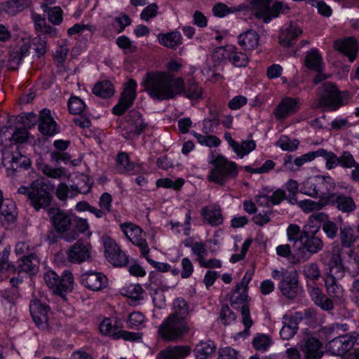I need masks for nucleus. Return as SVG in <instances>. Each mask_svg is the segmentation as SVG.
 Returning <instances> with one entry per match:
<instances>
[{
    "instance_id": "nucleus-50",
    "label": "nucleus",
    "mask_w": 359,
    "mask_h": 359,
    "mask_svg": "<svg viewBox=\"0 0 359 359\" xmlns=\"http://www.w3.org/2000/svg\"><path fill=\"white\" fill-rule=\"evenodd\" d=\"M144 290L139 284L130 285L122 289V294L130 299L139 300L143 299Z\"/></svg>"
},
{
    "instance_id": "nucleus-31",
    "label": "nucleus",
    "mask_w": 359,
    "mask_h": 359,
    "mask_svg": "<svg viewBox=\"0 0 359 359\" xmlns=\"http://www.w3.org/2000/svg\"><path fill=\"white\" fill-rule=\"evenodd\" d=\"M305 66L317 72H322L323 69V57L316 48L309 51L304 59Z\"/></svg>"
},
{
    "instance_id": "nucleus-16",
    "label": "nucleus",
    "mask_w": 359,
    "mask_h": 359,
    "mask_svg": "<svg viewBox=\"0 0 359 359\" xmlns=\"http://www.w3.org/2000/svg\"><path fill=\"white\" fill-rule=\"evenodd\" d=\"M302 33V29L296 22L285 24L280 30L278 43L284 47L291 46Z\"/></svg>"
},
{
    "instance_id": "nucleus-1",
    "label": "nucleus",
    "mask_w": 359,
    "mask_h": 359,
    "mask_svg": "<svg viewBox=\"0 0 359 359\" xmlns=\"http://www.w3.org/2000/svg\"><path fill=\"white\" fill-rule=\"evenodd\" d=\"M144 90L154 100L173 99L182 90V78L165 72L147 73L142 82Z\"/></svg>"
},
{
    "instance_id": "nucleus-39",
    "label": "nucleus",
    "mask_w": 359,
    "mask_h": 359,
    "mask_svg": "<svg viewBox=\"0 0 359 359\" xmlns=\"http://www.w3.org/2000/svg\"><path fill=\"white\" fill-rule=\"evenodd\" d=\"M325 285L329 297L337 300H341L344 297V290L339 283V280L325 278Z\"/></svg>"
},
{
    "instance_id": "nucleus-60",
    "label": "nucleus",
    "mask_w": 359,
    "mask_h": 359,
    "mask_svg": "<svg viewBox=\"0 0 359 359\" xmlns=\"http://www.w3.org/2000/svg\"><path fill=\"white\" fill-rule=\"evenodd\" d=\"M241 313L242 316V323L245 327L244 334H249V330L253 324V321L250 316V309L248 304L241 306Z\"/></svg>"
},
{
    "instance_id": "nucleus-10",
    "label": "nucleus",
    "mask_w": 359,
    "mask_h": 359,
    "mask_svg": "<svg viewBox=\"0 0 359 359\" xmlns=\"http://www.w3.org/2000/svg\"><path fill=\"white\" fill-rule=\"evenodd\" d=\"M358 338L359 334L357 333L345 335L339 334L328 342V350L333 355H343L351 350L355 343L359 344L358 342Z\"/></svg>"
},
{
    "instance_id": "nucleus-22",
    "label": "nucleus",
    "mask_w": 359,
    "mask_h": 359,
    "mask_svg": "<svg viewBox=\"0 0 359 359\" xmlns=\"http://www.w3.org/2000/svg\"><path fill=\"white\" fill-rule=\"evenodd\" d=\"M201 215L205 222L211 226H219L223 223V217L219 206L211 205L201 209Z\"/></svg>"
},
{
    "instance_id": "nucleus-48",
    "label": "nucleus",
    "mask_w": 359,
    "mask_h": 359,
    "mask_svg": "<svg viewBox=\"0 0 359 359\" xmlns=\"http://www.w3.org/2000/svg\"><path fill=\"white\" fill-rule=\"evenodd\" d=\"M191 134L196 138L198 142L201 145H205L209 147H218L221 141L215 135H203L196 132L192 131Z\"/></svg>"
},
{
    "instance_id": "nucleus-30",
    "label": "nucleus",
    "mask_w": 359,
    "mask_h": 359,
    "mask_svg": "<svg viewBox=\"0 0 359 359\" xmlns=\"http://www.w3.org/2000/svg\"><path fill=\"white\" fill-rule=\"evenodd\" d=\"M283 324L280 331V337L284 340H289L295 335L299 329L297 318L284 316Z\"/></svg>"
},
{
    "instance_id": "nucleus-43",
    "label": "nucleus",
    "mask_w": 359,
    "mask_h": 359,
    "mask_svg": "<svg viewBox=\"0 0 359 359\" xmlns=\"http://www.w3.org/2000/svg\"><path fill=\"white\" fill-rule=\"evenodd\" d=\"M304 276L308 280L317 281L321 276V271L318 264L310 262L302 266V271Z\"/></svg>"
},
{
    "instance_id": "nucleus-41",
    "label": "nucleus",
    "mask_w": 359,
    "mask_h": 359,
    "mask_svg": "<svg viewBox=\"0 0 359 359\" xmlns=\"http://www.w3.org/2000/svg\"><path fill=\"white\" fill-rule=\"evenodd\" d=\"M15 203L8 198L4 199L0 190V215L4 216L8 221H13L15 218Z\"/></svg>"
},
{
    "instance_id": "nucleus-47",
    "label": "nucleus",
    "mask_w": 359,
    "mask_h": 359,
    "mask_svg": "<svg viewBox=\"0 0 359 359\" xmlns=\"http://www.w3.org/2000/svg\"><path fill=\"white\" fill-rule=\"evenodd\" d=\"M287 239L293 243L294 250L297 248V245L301 242L302 231L300 227L295 224H290L287 229Z\"/></svg>"
},
{
    "instance_id": "nucleus-7",
    "label": "nucleus",
    "mask_w": 359,
    "mask_h": 359,
    "mask_svg": "<svg viewBox=\"0 0 359 359\" xmlns=\"http://www.w3.org/2000/svg\"><path fill=\"white\" fill-rule=\"evenodd\" d=\"M271 276L274 280H280L278 288L283 296L294 299L298 292V274L296 270L275 269Z\"/></svg>"
},
{
    "instance_id": "nucleus-45",
    "label": "nucleus",
    "mask_w": 359,
    "mask_h": 359,
    "mask_svg": "<svg viewBox=\"0 0 359 359\" xmlns=\"http://www.w3.org/2000/svg\"><path fill=\"white\" fill-rule=\"evenodd\" d=\"M317 181L318 175L314 177L308 178L306 180L301 187V193L309 196L312 198H317Z\"/></svg>"
},
{
    "instance_id": "nucleus-5",
    "label": "nucleus",
    "mask_w": 359,
    "mask_h": 359,
    "mask_svg": "<svg viewBox=\"0 0 359 359\" xmlns=\"http://www.w3.org/2000/svg\"><path fill=\"white\" fill-rule=\"evenodd\" d=\"M191 330L188 320L169 315L158 327V333L167 341H177Z\"/></svg>"
},
{
    "instance_id": "nucleus-23",
    "label": "nucleus",
    "mask_w": 359,
    "mask_h": 359,
    "mask_svg": "<svg viewBox=\"0 0 359 359\" xmlns=\"http://www.w3.org/2000/svg\"><path fill=\"white\" fill-rule=\"evenodd\" d=\"M190 348L187 346H173L162 350L157 359H183L190 354Z\"/></svg>"
},
{
    "instance_id": "nucleus-59",
    "label": "nucleus",
    "mask_w": 359,
    "mask_h": 359,
    "mask_svg": "<svg viewBox=\"0 0 359 359\" xmlns=\"http://www.w3.org/2000/svg\"><path fill=\"white\" fill-rule=\"evenodd\" d=\"M34 52L38 57L44 55L46 52L47 39L46 36L39 35L33 41Z\"/></svg>"
},
{
    "instance_id": "nucleus-38",
    "label": "nucleus",
    "mask_w": 359,
    "mask_h": 359,
    "mask_svg": "<svg viewBox=\"0 0 359 359\" xmlns=\"http://www.w3.org/2000/svg\"><path fill=\"white\" fill-rule=\"evenodd\" d=\"M358 237L351 226L340 229L339 239L342 247L352 250ZM352 252V250H351Z\"/></svg>"
},
{
    "instance_id": "nucleus-12",
    "label": "nucleus",
    "mask_w": 359,
    "mask_h": 359,
    "mask_svg": "<svg viewBox=\"0 0 359 359\" xmlns=\"http://www.w3.org/2000/svg\"><path fill=\"white\" fill-rule=\"evenodd\" d=\"M47 213L50 220L59 233H67L72 226V217L64 210L57 208H48Z\"/></svg>"
},
{
    "instance_id": "nucleus-28",
    "label": "nucleus",
    "mask_w": 359,
    "mask_h": 359,
    "mask_svg": "<svg viewBox=\"0 0 359 359\" xmlns=\"http://www.w3.org/2000/svg\"><path fill=\"white\" fill-rule=\"evenodd\" d=\"M74 277L69 271H65L64 273L59 276L55 283V287H52L54 293L62 294L65 292H70L73 289Z\"/></svg>"
},
{
    "instance_id": "nucleus-2",
    "label": "nucleus",
    "mask_w": 359,
    "mask_h": 359,
    "mask_svg": "<svg viewBox=\"0 0 359 359\" xmlns=\"http://www.w3.org/2000/svg\"><path fill=\"white\" fill-rule=\"evenodd\" d=\"M351 99V94L347 91H340L335 83L326 81L317 90V99L313 107L324 108L327 111H336L339 107L346 105Z\"/></svg>"
},
{
    "instance_id": "nucleus-61",
    "label": "nucleus",
    "mask_w": 359,
    "mask_h": 359,
    "mask_svg": "<svg viewBox=\"0 0 359 359\" xmlns=\"http://www.w3.org/2000/svg\"><path fill=\"white\" fill-rule=\"evenodd\" d=\"M219 318L224 325H228L236 320V316L228 305H224L221 309Z\"/></svg>"
},
{
    "instance_id": "nucleus-13",
    "label": "nucleus",
    "mask_w": 359,
    "mask_h": 359,
    "mask_svg": "<svg viewBox=\"0 0 359 359\" xmlns=\"http://www.w3.org/2000/svg\"><path fill=\"white\" fill-rule=\"evenodd\" d=\"M317 198L324 202V205H329L330 200L333 198L336 192L334 180L330 176L318 175L317 181Z\"/></svg>"
},
{
    "instance_id": "nucleus-40",
    "label": "nucleus",
    "mask_w": 359,
    "mask_h": 359,
    "mask_svg": "<svg viewBox=\"0 0 359 359\" xmlns=\"http://www.w3.org/2000/svg\"><path fill=\"white\" fill-rule=\"evenodd\" d=\"M116 170L118 173L133 174L135 165L129 160L128 155L126 152H120L117 155L116 161Z\"/></svg>"
},
{
    "instance_id": "nucleus-62",
    "label": "nucleus",
    "mask_w": 359,
    "mask_h": 359,
    "mask_svg": "<svg viewBox=\"0 0 359 359\" xmlns=\"http://www.w3.org/2000/svg\"><path fill=\"white\" fill-rule=\"evenodd\" d=\"M358 162L354 159L353 156L348 151H344L339 156V165L344 168H352Z\"/></svg>"
},
{
    "instance_id": "nucleus-37",
    "label": "nucleus",
    "mask_w": 359,
    "mask_h": 359,
    "mask_svg": "<svg viewBox=\"0 0 359 359\" xmlns=\"http://www.w3.org/2000/svg\"><path fill=\"white\" fill-rule=\"evenodd\" d=\"M216 351V346L214 341L208 340L199 342L195 349V356L196 359H207L212 355Z\"/></svg>"
},
{
    "instance_id": "nucleus-27",
    "label": "nucleus",
    "mask_w": 359,
    "mask_h": 359,
    "mask_svg": "<svg viewBox=\"0 0 359 359\" xmlns=\"http://www.w3.org/2000/svg\"><path fill=\"white\" fill-rule=\"evenodd\" d=\"M259 36L253 29H248L238 36V43L245 50L255 49L259 44Z\"/></svg>"
},
{
    "instance_id": "nucleus-4",
    "label": "nucleus",
    "mask_w": 359,
    "mask_h": 359,
    "mask_svg": "<svg viewBox=\"0 0 359 359\" xmlns=\"http://www.w3.org/2000/svg\"><path fill=\"white\" fill-rule=\"evenodd\" d=\"M209 163L214 165L208 176L210 181L224 185L227 181L233 180L238 172L235 163L228 161L222 155L212 154Z\"/></svg>"
},
{
    "instance_id": "nucleus-26",
    "label": "nucleus",
    "mask_w": 359,
    "mask_h": 359,
    "mask_svg": "<svg viewBox=\"0 0 359 359\" xmlns=\"http://www.w3.org/2000/svg\"><path fill=\"white\" fill-rule=\"evenodd\" d=\"M29 44L22 42V45L15 47L10 53L8 60V67L10 69H16L29 48Z\"/></svg>"
},
{
    "instance_id": "nucleus-42",
    "label": "nucleus",
    "mask_w": 359,
    "mask_h": 359,
    "mask_svg": "<svg viewBox=\"0 0 359 359\" xmlns=\"http://www.w3.org/2000/svg\"><path fill=\"white\" fill-rule=\"evenodd\" d=\"M93 93L100 97L108 98L114 93V86L109 81H102L95 85Z\"/></svg>"
},
{
    "instance_id": "nucleus-64",
    "label": "nucleus",
    "mask_w": 359,
    "mask_h": 359,
    "mask_svg": "<svg viewBox=\"0 0 359 359\" xmlns=\"http://www.w3.org/2000/svg\"><path fill=\"white\" fill-rule=\"evenodd\" d=\"M114 20L115 22L112 26L118 34L123 32L125 28L131 23L130 18L126 14H121L120 16L115 18Z\"/></svg>"
},
{
    "instance_id": "nucleus-17",
    "label": "nucleus",
    "mask_w": 359,
    "mask_h": 359,
    "mask_svg": "<svg viewBox=\"0 0 359 359\" xmlns=\"http://www.w3.org/2000/svg\"><path fill=\"white\" fill-rule=\"evenodd\" d=\"M39 130L46 136H53L59 133V128L57 123L51 116L50 110L43 109L39 116Z\"/></svg>"
},
{
    "instance_id": "nucleus-36",
    "label": "nucleus",
    "mask_w": 359,
    "mask_h": 359,
    "mask_svg": "<svg viewBox=\"0 0 359 359\" xmlns=\"http://www.w3.org/2000/svg\"><path fill=\"white\" fill-rule=\"evenodd\" d=\"M3 163L5 165H7L8 163H11L9 168L16 170L20 168H28L31 165L30 160L21 155L20 153L14 154H8L6 158L3 159Z\"/></svg>"
},
{
    "instance_id": "nucleus-35",
    "label": "nucleus",
    "mask_w": 359,
    "mask_h": 359,
    "mask_svg": "<svg viewBox=\"0 0 359 359\" xmlns=\"http://www.w3.org/2000/svg\"><path fill=\"white\" fill-rule=\"evenodd\" d=\"M182 94L189 99L198 100L202 97L203 89L193 80H189L185 86L182 79V90L180 92V95Z\"/></svg>"
},
{
    "instance_id": "nucleus-29",
    "label": "nucleus",
    "mask_w": 359,
    "mask_h": 359,
    "mask_svg": "<svg viewBox=\"0 0 359 359\" xmlns=\"http://www.w3.org/2000/svg\"><path fill=\"white\" fill-rule=\"evenodd\" d=\"M250 4L252 11L257 18L263 19L265 23L271 21V17L268 15V12L271 0H252Z\"/></svg>"
},
{
    "instance_id": "nucleus-20",
    "label": "nucleus",
    "mask_w": 359,
    "mask_h": 359,
    "mask_svg": "<svg viewBox=\"0 0 359 359\" xmlns=\"http://www.w3.org/2000/svg\"><path fill=\"white\" fill-rule=\"evenodd\" d=\"M304 359H320L323 355V344L316 337L308 338L302 346Z\"/></svg>"
},
{
    "instance_id": "nucleus-19",
    "label": "nucleus",
    "mask_w": 359,
    "mask_h": 359,
    "mask_svg": "<svg viewBox=\"0 0 359 359\" xmlns=\"http://www.w3.org/2000/svg\"><path fill=\"white\" fill-rule=\"evenodd\" d=\"M91 245L86 244L78 241L68 252V260L72 263L80 264L89 259L90 257Z\"/></svg>"
},
{
    "instance_id": "nucleus-15",
    "label": "nucleus",
    "mask_w": 359,
    "mask_h": 359,
    "mask_svg": "<svg viewBox=\"0 0 359 359\" xmlns=\"http://www.w3.org/2000/svg\"><path fill=\"white\" fill-rule=\"evenodd\" d=\"M29 310L36 325L41 330L48 329V306L35 299L30 303Z\"/></svg>"
},
{
    "instance_id": "nucleus-9",
    "label": "nucleus",
    "mask_w": 359,
    "mask_h": 359,
    "mask_svg": "<svg viewBox=\"0 0 359 359\" xmlns=\"http://www.w3.org/2000/svg\"><path fill=\"white\" fill-rule=\"evenodd\" d=\"M147 126L142 114L137 111L131 110L126 116L122 135L126 139H131L133 136L140 135L144 132Z\"/></svg>"
},
{
    "instance_id": "nucleus-6",
    "label": "nucleus",
    "mask_w": 359,
    "mask_h": 359,
    "mask_svg": "<svg viewBox=\"0 0 359 359\" xmlns=\"http://www.w3.org/2000/svg\"><path fill=\"white\" fill-rule=\"evenodd\" d=\"M319 227L312 231H309L307 226L302 231L301 242L297 245L295 252L299 259L302 262L309 260L313 255L321 251L324 247L323 240L316 236Z\"/></svg>"
},
{
    "instance_id": "nucleus-63",
    "label": "nucleus",
    "mask_w": 359,
    "mask_h": 359,
    "mask_svg": "<svg viewBox=\"0 0 359 359\" xmlns=\"http://www.w3.org/2000/svg\"><path fill=\"white\" fill-rule=\"evenodd\" d=\"M104 245L105 257L108 261H109L110 259L117 252V251L120 250V248L115 242V241L111 238H107L104 240Z\"/></svg>"
},
{
    "instance_id": "nucleus-46",
    "label": "nucleus",
    "mask_w": 359,
    "mask_h": 359,
    "mask_svg": "<svg viewBox=\"0 0 359 359\" xmlns=\"http://www.w3.org/2000/svg\"><path fill=\"white\" fill-rule=\"evenodd\" d=\"M228 58L236 67H245L248 63V55L244 53L238 51L236 48H233L229 52Z\"/></svg>"
},
{
    "instance_id": "nucleus-49",
    "label": "nucleus",
    "mask_w": 359,
    "mask_h": 359,
    "mask_svg": "<svg viewBox=\"0 0 359 359\" xmlns=\"http://www.w3.org/2000/svg\"><path fill=\"white\" fill-rule=\"evenodd\" d=\"M348 328L346 324L332 323L321 329L322 333L327 337H334L339 335L340 331H346Z\"/></svg>"
},
{
    "instance_id": "nucleus-52",
    "label": "nucleus",
    "mask_w": 359,
    "mask_h": 359,
    "mask_svg": "<svg viewBox=\"0 0 359 359\" xmlns=\"http://www.w3.org/2000/svg\"><path fill=\"white\" fill-rule=\"evenodd\" d=\"M68 108L71 114L81 115L86 109V104L79 97L72 96L69 100Z\"/></svg>"
},
{
    "instance_id": "nucleus-54",
    "label": "nucleus",
    "mask_w": 359,
    "mask_h": 359,
    "mask_svg": "<svg viewBox=\"0 0 359 359\" xmlns=\"http://www.w3.org/2000/svg\"><path fill=\"white\" fill-rule=\"evenodd\" d=\"M276 144L284 151H294L298 148L299 142L297 140H291L286 135H282Z\"/></svg>"
},
{
    "instance_id": "nucleus-25",
    "label": "nucleus",
    "mask_w": 359,
    "mask_h": 359,
    "mask_svg": "<svg viewBox=\"0 0 359 359\" xmlns=\"http://www.w3.org/2000/svg\"><path fill=\"white\" fill-rule=\"evenodd\" d=\"M334 46L336 50L346 55L350 62H353L355 59L358 48L356 41L353 38L336 41Z\"/></svg>"
},
{
    "instance_id": "nucleus-34",
    "label": "nucleus",
    "mask_w": 359,
    "mask_h": 359,
    "mask_svg": "<svg viewBox=\"0 0 359 359\" xmlns=\"http://www.w3.org/2000/svg\"><path fill=\"white\" fill-rule=\"evenodd\" d=\"M159 43L168 48L175 49L182 43V36L178 32H172L158 35Z\"/></svg>"
},
{
    "instance_id": "nucleus-21",
    "label": "nucleus",
    "mask_w": 359,
    "mask_h": 359,
    "mask_svg": "<svg viewBox=\"0 0 359 359\" xmlns=\"http://www.w3.org/2000/svg\"><path fill=\"white\" fill-rule=\"evenodd\" d=\"M329 205H336L337 208L346 213H349L356 209V204L351 196L344 195L341 193H336Z\"/></svg>"
},
{
    "instance_id": "nucleus-8",
    "label": "nucleus",
    "mask_w": 359,
    "mask_h": 359,
    "mask_svg": "<svg viewBox=\"0 0 359 359\" xmlns=\"http://www.w3.org/2000/svg\"><path fill=\"white\" fill-rule=\"evenodd\" d=\"M120 227L125 236L139 248L142 256L149 253L150 249L146 240V233L139 226L126 222L121 224Z\"/></svg>"
},
{
    "instance_id": "nucleus-11",
    "label": "nucleus",
    "mask_w": 359,
    "mask_h": 359,
    "mask_svg": "<svg viewBox=\"0 0 359 359\" xmlns=\"http://www.w3.org/2000/svg\"><path fill=\"white\" fill-rule=\"evenodd\" d=\"M137 82L133 79L128 80L126 84L123 91L118 104L114 107L113 113L116 115H122L133 104L136 98Z\"/></svg>"
},
{
    "instance_id": "nucleus-24",
    "label": "nucleus",
    "mask_w": 359,
    "mask_h": 359,
    "mask_svg": "<svg viewBox=\"0 0 359 359\" xmlns=\"http://www.w3.org/2000/svg\"><path fill=\"white\" fill-rule=\"evenodd\" d=\"M39 266V260L34 253L23 255L20 259L18 269V272H25L32 275L37 273Z\"/></svg>"
},
{
    "instance_id": "nucleus-3",
    "label": "nucleus",
    "mask_w": 359,
    "mask_h": 359,
    "mask_svg": "<svg viewBox=\"0 0 359 359\" xmlns=\"http://www.w3.org/2000/svg\"><path fill=\"white\" fill-rule=\"evenodd\" d=\"M18 194L26 196L30 205L36 211L46 209L52 201L50 187L40 179L34 180L29 187H20Z\"/></svg>"
},
{
    "instance_id": "nucleus-33",
    "label": "nucleus",
    "mask_w": 359,
    "mask_h": 359,
    "mask_svg": "<svg viewBox=\"0 0 359 359\" xmlns=\"http://www.w3.org/2000/svg\"><path fill=\"white\" fill-rule=\"evenodd\" d=\"M72 224H74V229L62 236V238L67 242L76 240L80 233H83L89 228L88 222L85 219L77 218Z\"/></svg>"
},
{
    "instance_id": "nucleus-53",
    "label": "nucleus",
    "mask_w": 359,
    "mask_h": 359,
    "mask_svg": "<svg viewBox=\"0 0 359 359\" xmlns=\"http://www.w3.org/2000/svg\"><path fill=\"white\" fill-rule=\"evenodd\" d=\"M256 147V143L254 140H245L241 144L237 142V147L233 148V151L240 156L243 157L248 154L250 151H253Z\"/></svg>"
},
{
    "instance_id": "nucleus-58",
    "label": "nucleus",
    "mask_w": 359,
    "mask_h": 359,
    "mask_svg": "<svg viewBox=\"0 0 359 359\" xmlns=\"http://www.w3.org/2000/svg\"><path fill=\"white\" fill-rule=\"evenodd\" d=\"M43 175L48 177L57 179L65 174V169L62 168H53L50 165L43 164L40 168Z\"/></svg>"
},
{
    "instance_id": "nucleus-56",
    "label": "nucleus",
    "mask_w": 359,
    "mask_h": 359,
    "mask_svg": "<svg viewBox=\"0 0 359 359\" xmlns=\"http://www.w3.org/2000/svg\"><path fill=\"white\" fill-rule=\"evenodd\" d=\"M99 330L103 335H108L115 339V334L118 330L110 318H104L99 325Z\"/></svg>"
},
{
    "instance_id": "nucleus-44",
    "label": "nucleus",
    "mask_w": 359,
    "mask_h": 359,
    "mask_svg": "<svg viewBox=\"0 0 359 359\" xmlns=\"http://www.w3.org/2000/svg\"><path fill=\"white\" fill-rule=\"evenodd\" d=\"M298 206L304 213H310L315 211H320L324 207L327 206V205H324V202L320 199L318 201L305 199L299 201Z\"/></svg>"
},
{
    "instance_id": "nucleus-32",
    "label": "nucleus",
    "mask_w": 359,
    "mask_h": 359,
    "mask_svg": "<svg viewBox=\"0 0 359 359\" xmlns=\"http://www.w3.org/2000/svg\"><path fill=\"white\" fill-rule=\"evenodd\" d=\"M190 310L188 303L182 297L175 299L172 303V312L170 314L175 318H182L189 322Z\"/></svg>"
},
{
    "instance_id": "nucleus-14",
    "label": "nucleus",
    "mask_w": 359,
    "mask_h": 359,
    "mask_svg": "<svg viewBox=\"0 0 359 359\" xmlns=\"http://www.w3.org/2000/svg\"><path fill=\"white\" fill-rule=\"evenodd\" d=\"M81 283L92 291H100L107 286L108 279L101 272L88 271L81 276Z\"/></svg>"
},
{
    "instance_id": "nucleus-51",
    "label": "nucleus",
    "mask_w": 359,
    "mask_h": 359,
    "mask_svg": "<svg viewBox=\"0 0 359 359\" xmlns=\"http://www.w3.org/2000/svg\"><path fill=\"white\" fill-rule=\"evenodd\" d=\"M9 255L10 251L7 249H4L1 252H0V273L6 271L13 273L17 270L16 267L13 264L9 263Z\"/></svg>"
},
{
    "instance_id": "nucleus-55",
    "label": "nucleus",
    "mask_w": 359,
    "mask_h": 359,
    "mask_svg": "<svg viewBox=\"0 0 359 359\" xmlns=\"http://www.w3.org/2000/svg\"><path fill=\"white\" fill-rule=\"evenodd\" d=\"M247 291L243 290H238V288L236 287L233 290L230 298L231 304L234 307L238 306L240 305H241L242 306L244 304H247Z\"/></svg>"
},
{
    "instance_id": "nucleus-57",
    "label": "nucleus",
    "mask_w": 359,
    "mask_h": 359,
    "mask_svg": "<svg viewBox=\"0 0 359 359\" xmlns=\"http://www.w3.org/2000/svg\"><path fill=\"white\" fill-rule=\"evenodd\" d=\"M254 348L257 351H264L271 344V338L265 334H258L252 341Z\"/></svg>"
},
{
    "instance_id": "nucleus-18",
    "label": "nucleus",
    "mask_w": 359,
    "mask_h": 359,
    "mask_svg": "<svg viewBox=\"0 0 359 359\" xmlns=\"http://www.w3.org/2000/svg\"><path fill=\"white\" fill-rule=\"evenodd\" d=\"M299 109V99L285 97L276 107L273 113L277 119L281 120L295 114Z\"/></svg>"
}]
</instances>
